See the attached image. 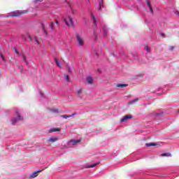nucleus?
<instances>
[{
	"mask_svg": "<svg viewBox=\"0 0 179 179\" xmlns=\"http://www.w3.org/2000/svg\"><path fill=\"white\" fill-rule=\"evenodd\" d=\"M24 13H27V10H17L10 13V15L9 16L17 17L21 16V15H24Z\"/></svg>",
	"mask_w": 179,
	"mask_h": 179,
	"instance_id": "obj_1",
	"label": "nucleus"
},
{
	"mask_svg": "<svg viewBox=\"0 0 179 179\" xmlns=\"http://www.w3.org/2000/svg\"><path fill=\"white\" fill-rule=\"evenodd\" d=\"M76 38L78 45H80V47H83V45H85V40L83 39V37L79 34H77Z\"/></svg>",
	"mask_w": 179,
	"mask_h": 179,
	"instance_id": "obj_2",
	"label": "nucleus"
},
{
	"mask_svg": "<svg viewBox=\"0 0 179 179\" xmlns=\"http://www.w3.org/2000/svg\"><path fill=\"white\" fill-rule=\"evenodd\" d=\"M15 114H16L17 118V119L16 118L12 119L11 124L13 125H15V124H16V122H17V121L23 120V117H22V116H20V115L19 114V112L16 111Z\"/></svg>",
	"mask_w": 179,
	"mask_h": 179,
	"instance_id": "obj_3",
	"label": "nucleus"
},
{
	"mask_svg": "<svg viewBox=\"0 0 179 179\" xmlns=\"http://www.w3.org/2000/svg\"><path fill=\"white\" fill-rule=\"evenodd\" d=\"M63 20L65 22L67 26L73 25V21L72 20V17H71V16H67L66 18H64Z\"/></svg>",
	"mask_w": 179,
	"mask_h": 179,
	"instance_id": "obj_4",
	"label": "nucleus"
},
{
	"mask_svg": "<svg viewBox=\"0 0 179 179\" xmlns=\"http://www.w3.org/2000/svg\"><path fill=\"white\" fill-rule=\"evenodd\" d=\"M78 143H80V140H71L69 141V146H75Z\"/></svg>",
	"mask_w": 179,
	"mask_h": 179,
	"instance_id": "obj_5",
	"label": "nucleus"
},
{
	"mask_svg": "<svg viewBox=\"0 0 179 179\" xmlns=\"http://www.w3.org/2000/svg\"><path fill=\"white\" fill-rule=\"evenodd\" d=\"M86 81L88 85H93L94 83V80L91 76L87 77Z\"/></svg>",
	"mask_w": 179,
	"mask_h": 179,
	"instance_id": "obj_6",
	"label": "nucleus"
},
{
	"mask_svg": "<svg viewBox=\"0 0 179 179\" xmlns=\"http://www.w3.org/2000/svg\"><path fill=\"white\" fill-rule=\"evenodd\" d=\"M132 118V115H127L124 116L123 118L121 119V122H125L126 121H128V120H131Z\"/></svg>",
	"mask_w": 179,
	"mask_h": 179,
	"instance_id": "obj_7",
	"label": "nucleus"
},
{
	"mask_svg": "<svg viewBox=\"0 0 179 179\" xmlns=\"http://www.w3.org/2000/svg\"><path fill=\"white\" fill-rule=\"evenodd\" d=\"M57 141H58L57 136H52L48 140V142H51L52 143H54V142H57Z\"/></svg>",
	"mask_w": 179,
	"mask_h": 179,
	"instance_id": "obj_8",
	"label": "nucleus"
},
{
	"mask_svg": "<svg viewBox=\"0 0 179 179\" xmlns=\"http://www.w3.org/2000/svg\"><path fill=\"white\" fill-rule=\"evenodd\" d=\"M41 171H42L41 170H38L37 171H35V172L32 173L30 178H36V177H37V176H38V173H41Z\"/></svg>",
	"mask_w": 179,
	"mask_h": 179,
	"instance_id": "obj_9",
	"label": "nucleus"
},
{
	"mask_svg": "<svg viewBox=\"0 0 179 179\" xmlns=\"http://www.w3.org/2000/svg\"><path fill=\"white\" fill-rule=\"evenodd\" d=\"M77 95L78 97H80V98L83 97V92L82 91V89H78L77 90Z\"/></svg>",
	"mask_w": 179,
	"mask_h": 179,
	"instance_id": "obj_10",
	"label": "nucleus"
},
{
	"mask_svg": "<svg viewBox=\"0 0 179 179\" xmlns=\"http://www.w3.org/2000/svg\"><path fill=\"white\" fill-rule=\"evenodd\" d=\"M136 64H141V59H139V57L135 56L134 58Z\"/></svg>",
	"mask_w": 179,
	"mask_h": 179,
	"instance_id": "obj_11",
	"label": "nucleus"
},
{
	"mask_svg": "<svg viewBox=\"0 0 179 179\" xmlns=\"http://www.w3.org/2000/svg\"><path fill=\"white\" fill-rule=\"evenodd\" d=\"M146 2H147L148 6L150 7V10L151 13H153V8H152V7L150 6V1L146 0Z\"/></svg>",
	"mask_w": 179,
	"mask_h": 179,
	"instance_id": "obj_12",
	"label": "nucleus"
},
{
	"mask_svg": "<svg viewBox=\"0 0 179 179\" xmlns=\"http://www.w3.org/2000/svg\"><path fill=\"white\" fill-rule=\"evenodd\" d=\"M61 131V129L59 128H53L50 129V132H59Z\"/></svg>",
	"mask_w": 179,
	"mask_h": 179,
	"instance_id": "obj_13",
	"label": "nucleus"
},
{
	"mask_svg": "<svg viewBox=\"0 0 179 179\" xmlns=\"http://www.w3.org/2000/svg\"><path fill=\"white\" fill-rule=\"evenodd\" d=\"M117 87H127V86H128V85L127 84H117Z\"/></svg>",
	"mask_w": 179,
	"mask_h": 179,
	"instance_id": "obj_14",
	"label": "nucleus"
},
{
	"mask_svg": "<svg viewBox=\"0 0 179 179\" xmlns=\"http://www.w3.org/2000/svg\"><path fill=\"white\" fill-rule=\"evenodd\" d=\"M156 143H146L145 146H147V148H150V146H156Z\"/></svg>",
	"mask_w": 179,
	"mask_h": 179,
	"instance_id": "obj_15",
	"label": "nucleus"
},
{
	"mask_svg": "<svg viewBox=\"0 0 179 179\" xmlns=\"http://www.w3.org/2000/svg\"><path fill=\"white\" fill-rule=\"evenodd\" d=\"M98 164H99V163H96V164H90V165H89L87 167H88L89 169H92V168H93V167H96V166H98Z\"/></svg>",
	"mask_w": 179,
	"mask_h": 179,
	"instance_id": "obj_16",
	"label": "nucleus"
},
{
	"mask_svg": "<svg viewBox=\"0 0 179 179\" xmlns=\"http://www.w3.org/2000/svg\"><path fill=\"white\" fill-rule=\"evenodd\" d=\"M101 8H103V0H101L99 1V10H101Z\"/></svg>",
	"mask_w": 179,
	"mask_h": 179,
	"instance_id": "obj_17",
	"label": "nucleus"
},
{
	"mask_svg": "<svg viewBox=\"0 0 179 179\" xmlns=\"http://www.w3.org/2000/svg\"><path fill=\"white\" fill-rule=\"evenodd\" d=\"M138 100H139L138 99H133L132 101H131L129 104H134V103H136V101H138Z\"/></svg>",
	"mask_w": 179,
	"mask_h": 179,
	"instance_id": "obj_18",
	"label": "nucleus"
},
{
	"mask_svg": "<svg viewBox=\"0 0 179 179\" xmlns=\"http://www.w3.org/2000/svg\"><path fill=\"white\" fill-rule=\"evenodd\" d=\"M64 79H65V80H66L67 82H69V81H70V80H69V76L65 75V76H64Z\"/></svg>",
	"mask_w": 179,
	"mask_h": 179,
	"instance_id": "obj_19",
	"label": "nucleus"
},
{
	"mask_svg": "<svg viewBox=\"0 0 179 179\" xmlns=\"http://www.w3.org/2000/svg\"><path fill=\"white\" fill-rule=\"evenodd\" d=\"M145 50L147 51V52H149L150 51V48H149V46H145Z\"/></svg>",
	"mask_w": 179,
	"mask_h": 179,
	"instance_id": "obj_20",
	"label": "nucleus"
},
{
	"mask_svg": "<svg viewBox=\"0 0 179 179\" xmlns=\"http://www.w3.org/2000/svg\"><path fill=\"white\" fill-rule=\"evenodd\" d=\"M62 118H70V117H72V116L64 115H62Z\"/></svg>",
	"mask_w": 179,
	"mask_h": 179,
	"instance_id": "obj_21",
	"label": "nucleus"
},
{
	"mask_svg": "<svg viewBox=\"0 0 179 179\" xmlns=\"http://www.w3.org/2000/svg\"><path fill=\"white\" fill-rule=\"evenodd\" d=\"M92 17H93V19H94V24L96 25V24H97V21L96 20V17H94V16L92 15Z\"/></svg>",
	"mask_w": 179,
	"mask_h": 179,
	"instance_id": "obj_22",
	"label": "nucleus"
},
{
	"mask_svg": "<svg viewBox=\"0 0 179 179\" xmlns=\"http://www.w3.org/2000/svg\"><path fill=\"white\" fill-rule=\"evenodd\" d=\"M50 27H51V29H52V30H54V29H55V28L54 27V22H51V23H50Z\"/></svg>",
	"mask_w": 179,
	"mask_h": 179,
	"instance_id": "obj_23",
	"label": "nucleus"
},
{
	"mask_svg": "<svg viewBox=\"0 0 179 179\" xmlns=\"http://www.w3.org/2000/svg\"><path fill=\"white\" fill-rule=\"evenodd\" d=\"M0 57H1V59H3V61H5V57L3 56V55L0 53Z\"/></svg>",
	"mask_w": 179,
	"mask_h": 179,
	"instance_id": "obj_24",
	"label": "nucleus"
},
{
	"mask_svg": "<svg viewBox=\"0 0 179 179\" xmlns=\"http://www.w3.org/2000/svg\"><path fill=\"white\" fill-rule=\"evenodd\" d=\"M162 156H170V154L169 153H164L162 155Z\"/></svg>",
	"mask_w": 179,
	"mask_h": 179,
	"instance_id": "obj_25",
	"label": "nucleus"
},
{
	"mask_svg": "<svg viewBox=\"0 0 179 179\" xmlns=\"http://www.w3.org/2000/svg\"><path fill=\"white\" fill-rule=\"evenodd\" d=\"M23 59H24V61H25V62H27V64H28L27 59H26V57L23 56Z\"/></svg>",
	"mask_w": 179,
	"mask_h": 179,
	"instance_id": "obj_26",
	"label": "nucleus"
},
{
	"mask_svg": "<svg viewBox=\"0 0 179 179\" xmlns=\"http://www.w3.org/2000/svg\"><path fill=\"white\" fill-rule=\"evenodd\" d=\"M53 113H58V109H55L52 110Z\"/></svg>",
	"mask_w": 179,
	"mask_h": 179,
	"instance_id": "obj_27",
	"label": "nucleus"
},
{
	"mask_svg": "<svg viewBox=\"0 0 179 179\" xmlns=\"http://www.w3.org/2000/svg\"><path fill=\"white\" fill-rule=\"evenodd\" d=\"M55 61L56 64L59 63V61H58V59H57V58L55 59Z\"/></svg>",
	"mask_w": 179,
	"mask_h": 179,
	"instance_id": "obj_28",
	"label": "nucleus"
},
{
	"mask_svg": "<svg viewBox=\"0 0 179 179\" xmlns=\"http://www.w3.org/2000/svg\"><path fill=\"white\" fill-rule=\"evenodd\" d=\"M55 23H56V24H57V26H59V22H58V20H56V21H55Z\"/></svg>",
	"mask_w": 179,
	"mask_h": 179,
	"instance_id": "obj_29",
	"label": "nucleus"
},
{
	"mask_svg": "<svg viewBox=\"0 0 179 179\" xmlns=\"http://www.w3.org/2000/svg\"><path fill=\"white\" fill-rule=\"evenodd\" d=\"M103 33L105 36H107V31L106 29H104Z\"/></svg>",
	"mask_w": 179,
	"mask_h": 179,
	"instance_id": "obj_30",
	"label": "nucleus"
},
{
	"mask_svg": "<svg viewBox=\"0 0 179 179\" xmlns=\"http://www.w3.org/2000/svg\"><path fill=\"white\" fill-rule=\"evenodd\" d=\"M174 49V47H173V46H171L170 48H169V50H173Z\"/></svg>",
	"mask_w": 179,
	"mask_h": 179,
	"instance_id": "obj_31",
	"label": "nucleus"
},
{
	"mask_svg": "<svg viewBox=\"0 0 179 179\" xmlns=\"http://www.w3.org/2000/svg\"><path fill=\"white\" fill-rule=\"evenodd\" d=\"M57 66L61 67V64L59 62L57 64Z\"/></svg>",
	"mask_w": 179,
	"mask_h": 179,
	"instance_id": "obj_32",
	"label": "nucleus"
},
{
	"mask_svg": "<svg viewBox=\"0 0 179 179\" xmlns=\"http://www.w3.org/2000/svg\"><path fill=\"white\" fill-rule=\"evenodd\" d=\"M36 2H43V0H36Z\"/></svg>",
	"mask_w": 179,
	"mask_h": 179,
	"instance_id": "obj_33",
	"label": "nucleus"
},
{
	"mask_svg": "<svg viewBox=\"0 0 179 179\" xmlns=\"http://www.w3.org/2000/svg\"><path fill=\"white\" fill-rule=\"evenodd\" d=\"M69 72H72V69L71 68H69Z\"/></svg>",
	"mask_w": 179,
	"mask_h": 179,
	"instance_id": "obj_34",
	"label": "nucleus"
},
{
	"mask_svg": "<svg viewBox=\"0 0 179 179\" xmlns=\"http://www.w3.org/2000/svg\"><path fill=\"white\" fill-rule=\"evenodd\" d=\"M161 113H156V116L159 117V115H160Z\"/></svg>",
	"mask_w": 179,
	"mask_h": 179,
	"instance_id": "obj_35",
	"label": "nucleus"
},
{
	"mask_svg": "<svg viewBox=\"0 0 179 179\" xmlns=\"http://www.w3.org/2000/svg\"><path fill=\"white\" fill-rule=\"evenodd\" d=\"M15 51L16 54H19V52H17V50H15Z\"/></svg>",
	"mask_w": 179,
	"mask_h": 179,
	"instance_id": "obj_36",
	"label": "nucleus"
},
{
	"mask_svg": "<svg viewBox=\"0 0 179 179\" xmlns=\"http://www.w3.org/2000/svg\"><path fill=\"white\" fill-rule=\"evenodd\" d=\"M36 43H38L37 39H35Z\"/></svg>",
	"mask_w": 179,
	"mask_h": 179,
	"instance_id": "obj_37",
	"label": "nucleus"
},
{
	"mask_svg": "<svg viewBox=\"0 0 179 179\" xmlns=\"http://www.w3.org/2000/svg\"><path fill=\"white\" fill-rule=\"evenodd\" d=\"M90 0H88V2L90 1Z\"/></svg>",
	"mask_w": 179,
	"mask_h": 179,
	"instance_id": "obj_38",
	"label": "nucleus"
},
{
	"mask_svg": "<svg viewBox=\"0 0 179 179\" xmlns=\"http://www.w3.org/2000/svg\"><path fill=\"white\" fill-rule=\"evenodd\" d=\"M178 16H179V13H178Z\"/></svg>",
	"mask_w": 179,
	"mask_h": 179,
	"instance_id": "obj_39",
	"label": "nucleus"
}]
</instances>
